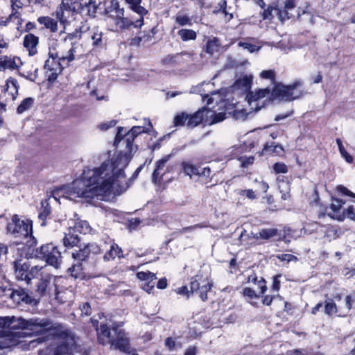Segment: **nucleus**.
<instances>
[{"label":"nucleus","instance_id":"1","mask_svg":"<svg viewBox=\"0 0 355 355\" xmlns=\"http://www.w3.org/2000/svg\"><path fill=\"white\" fill-rule=\"evenodd\" d=\"M130 160L128 155L119 153L111 161L106 160L99 167L89 170L87 175L84 171L82 178L73 182L71 192L87 201L110 194L114 187L117 193L118 184H121L119 179L125 178L124 170Z\"/></svg>","mask_w":355,"mask_h":355},{"label":"nucleus","instance_id":"2","mask_svg":"<svg viewBox=\"0 0 355 355\" xmlns=\"http://www.w3.org/2000/svg\"><path fill=\"white\" fill-rule=\"evenodd\" d=\"M93 326L97 334L98 343L102 345H110L115 349L121 352L130 354V343L125 330L123 321H114L110 320V324L101 323L98 325L97 320L92 319Z\"/></svg>","mask_w":355,"mask_h":355},{"label":"nucleus","instance_id":"3","mask_svg":"<svg viewBox=\"0 0 355 355\" xmlns=\"http://www.w3.org/2000/svg\"><path fill=\"white\" fill-rule=\"evenodd\" d=\"M100 4V0H62L55 11L56 19L65 26L77 14L94 17Z\"/></svg>","mask_w":355,"mask_h":355},{"label":"nucleus","instance_id":"4","mask_svg":"<svg viewBox=\"0 0 355 355\" xmlns=\"http://www.w3.org/2000/svg\"><path fill=\"white\" fill-rule=\"evenodd\" d=\"M37 241L35 237H32L26 242L21 243V256L24 255L26 258H35L44 261L48 265L55 268H60L62 261V252L58 247L53 243H47L42 244L39 248H36Z\"/></svg>","mask_w":355,"mask_h":355},{"label":"nucleus","instance_id":"5","mask_svg":"<svg viewBox=\"0 0 355 355\" xmlns=\"http://www.w3.org/2000/svg\"><path fill=\"white\" fill-rule=\"evenodd\" d=\"M76 44H71L68 49V57H64L60 53H49V58L45 61L44 69L46 80L51 84L58 78L64 68L70 65L75 60Z\"/></svg>","mask_w":355,"mask_h":355},{"label":"nucleus","instance_id":"6","mask_svg":"<svg viewBox=\"0 0 355 355\" xmlns=\"http://www.w3.org/2000/svg\"><path fill=\"white\" fill-rule=\"evenodd\" d=\"M302 85L300 80H295L290 85H284L282 82L275 83L271 89V99L291 102L300 98L304 95V90L300 89Z\"/></svg>","mask_w":355,"mask_h":355},{"label":"nucleus","instance_id":"7","mask_svg":"<svg viewBox=\"0 0 355 355\" xmlns=\"http://www.w3.org/2000/svg\"><path fill=\"white\" fill-rule=\"evenodd\" d=\"M6 233L20 240L31 239L35 237L33 234V221L31 219L21 220L18 214L12 216L11 220L7 223Z\"/></svg>","mask_w":355,"mask_h":355},{"label":"nucleus","instance_id":"8","mask_svg":"<svg viewBox=\"0 0 355 355\" xmlns=\"http://www.w3.org/2000/svg\"><path fill=\"white\" fill-rule=\"evenodd\" d=\"M345 203L342 199L332 198V202L329 207H324L322 211L318 213V218H321L328 215L333 219L343 221L346 217L355 222L354 207L353 205L349 206L343 209V206Z\"/></svg>","mask_w":355,"mask_h":355},{"label":"nucleus","instance_id":"9","mask_svg":"<svg viewBox=\"0 0 355 355\" xmlns=\"http://www.w3.org/2000/svg\"><path fill=\"white\" fill-rule=\"evenodd\" d=\"M1 297L2 302H8L10 300L12 303V306L19 309H22L26 306L33 307L38 303V301L24 288L13 289L11 288H4Z\"/></svg>","mask_w":355,"mask_h":355},{"label":"nucleus","instance_id":"10","mask_svg":"<svg viewBox=\"0 0 355 355\" xmlns=\"http://www.w3.org/2000/svg\"><path fill=\"white\" fill-rule=\"evenodd\" d=\"M78 247V250H75L71 254L72 258L77 263L73 264L69 268L71 270V275L75 277H78V274L77 272L73 274V272L82 270L83 262H87L91 254L97 255L102 252L101 246L95 242L88 243L83 245L80 244Z\"/></svg>","mask_w":355,"mask_h":355},{"label":"nucleus","instance_id":"11","mask_svg":"<svg viewBox=\"0 0 355 355\" xmlns=\"http://www.w3.org/2000/svg\"><path fill=\"white\" fill-rule=\"evenodd\" d=\"M19 247L17 248V251L20 258L17 257L13 261L15 275L17 279L26 281L28 283L37 275L42 267H39L38 266L31 267L28 261L30 258H26L24 255L21 256L22 251H19Z\"/></svg>","mask_w":355,"mask_h":355},{"label":"nucleus","instance_id":"12","mask_svg":"<svg viewBox=\"0 0 355 355\" xmlns=\"http://www.w3.org/2000/svg\"><path fill=\"white\" fill-rule=\"evenodd\" d=\"M214 286L213 281L209 277H203L201 275H196L190 279L189 287L191 293H198L202 302L208 300L207 293Z\"/></svg>","mask_w":355,"mask_h":355},{"label":"nucleus","instance_id":"13","mask_svg":"<svg viewBox=\"0 0 355 355\" xmlns=\"http://www.w3.org/2000/svg\"><path fill=\"white\" fill-rule=\"evenodd\" d=\"M55 278L53 275L47 274L42 276L36 285V291L40 296L49 295V296L55 295V299H59V293L58 287L54 282Z\"/></svg>","mask_w":355,"mask_h":355},{"label":"nucleus","instance_id":"14","mask_svg":"<svg viewBox=\"0 0 355 355\" xmlns=\"http://www.w3.org/2000/svg\"><path fill=\"white\" fill-rule=\"evenodd\" d=\"M105 15L114 20L116 28H119L120 23L125 15V10L121 8L117 0H111L110 5L105 9Z\"/></svg>","mask_w":355,"mask_h":355},{"label":"nucleus","instance_id":"15","mask_svg":"<svg viewBox=\"0 0 355 355\" xmlns=\"http://www.w3.org/2000/svg\"><path fill=\"white\" fill-rule=\"evenodd\" d=\"M147 15H129L128 16H123L119 28L121 31L130 30L131 28L140 29L144 25V17Z\"/></svg>","mask_w":355,"mask_h":355},{"label":"nucleus","instance_id":"16","mask_svg":"<svg viewBox=\"0 0 355 355\" xmlns=\"http://www.w3.org/2000/svg\"><path fill=\"white\" fill-rule=\"evenodd\" d=\"M210 113L211 111L209 108L202 107L194 113L188 114L187 127L192 129L203 122H207L208 114Z\"/></svg>","mask_w":355,"mask_h":355},{"label":"nucleus","instance_id":"17","mask_svg":"<svg viewBox=\"0 0 355 355\" xmlns=\"http://www.w3.org/2000/svg\"><path fill=\"white\" fill-rule=\"evenodd\" d=\"M171 156V154L166 155L155 162V168L152 174L153 183L160 184L164 181L163 177L165 175L164 169Z\"/></svg>","mask_w":355,"mask_h":355},{"label":"nucleus","instance_id":"18","mask_svg":"<svg viewBox=\"0 0 355 355\" xmlns=\"http://www.w3.org/2000/svg\"><path fill=\"white\" fill-rule=\"evenodd\" d=\"M39 43V37L33 33L26 34L23 38V46L29 56H34L37 53Z\"/></svg>","mask_w":355,"mask_h":355},{"label":"nucleus","instance_id":"19","mask_svg":"<svg viewBox=\"0 0 355 355\" xmlns=\"http://www.w3.org/2000/svg\"><path fill=\"white\" fill-rule=\"evenodd\" d=\"M143 132H147L145 127L144 126H133L128 132V137L125 138L126 143V148L127 153L125 154L128 155L132 158V153L134 150V141L135 139L140 134ZM123 154L122 153H121Z\"/></svg>","mask_w":355,"mask_h":355},{"label":"nucleus","instance_id":"20","mask_svg":"<svg viewBox=\"0 0 355 355\" xmlns=\"http://www.w3.org/2000/svg\"><path fill=\"white\" fill-rule=\"evenodd\" d=\"M123 257L124 254L122 248L112 240L110 249L104 254L103 259L104 261L108 262L114 260L116 258L121 259Z\"/></svg>","mask_w":355,"mask_h":355},{"label":"nucleus","instance_id":"21","mask_svg":"<svg viewBox=\"0 0 355 355\" xmlns=\"http://www.w3.org/2000/svg\"><path fill=\"white\" fill-rule=\"evenodd\" d=\"M58 19H55L49 16H40L37 17V21L42 25L43 27L40 28L42 31L44 28L49 30L51 33H57L58 31Z\"/></svg>","mask_w":355,"mask_h":355},{"label":"nucleus","instance_id":"22","mask_svg":"<svg viewBox=\"0 0 355 355\" xmlns=\"http://www.w3.org/2000/svg\"><path fill=\"white\" fill-rule=\"evenodd\" d=\"M41 207L38 211V218L42 221L41 225L45 226L46 225V220L50 218L52 209L49 202L48 199H44L41 201Z\"/></svg>","mask_w":355,"mask_h":355},{"label":"nucleus","instance_id":"23","mask_svg":"<svg viewBox=\"0 0 355 355\" xmlns=\"http://www.w3.org/2000/svg\"><path fill=\"white\" fill-rule=\"evenodd\" d=\"M284 153V147L281 144L275 142H267L264 144L261 155H281Z\"/></svg>","mask_w":355,"mask_h":355},{"label":"nucleus","instance_id":"24","mask_svg":"<svg viewBox=\"0 0 355 355\" xmlns=\"http://www.w3.org/2000/svg\"><path fill=\"white\" fill-rule=\"evenodd\" d=\"M128 8L137 15H148V10L141 5L143 0H123Z\"/></svg>","mask_w":355,"mask_h":355},{"label":"nucleus","instance_id":"25","mask_svg":"<svg viewBox=\"0 0 355 355\" xmlns=\"http://www.w3.org/2000/svg\"><path fill=\"white\" fill-rule=\"evenodd\" d=\"M80 237L78 235L71 232V231H69V233H65L62 239L63 245L67 249H71L74 247H78L80 245Z\"/></svg>","mask_w":355,"mask_h":355},{"label":"nucleus","instance_id":"26","mask_svg":"<svg viewBox=\"0 0 355 355\" xmlns=\"http://www.w3.org/2000/svg\"><path fill=\"white\" fill-rule=\"evenodd\" d=\"M269 94L271 95V89L269 87H266L263 89H259L254 92L249 91L246 95V98L248 101L251 103L252 102L257 101Z\"/></svg>","mask_w":355,"mask_h":355},{"label":"nucleus","instance_id":"27","mask_svg":"<svg viewBox=\"0 0 355 355\" xmlns=\"http://www.w3.org/2000/svg\"><path fill=\"white\" fill-rule=\"evenodd\" d=\"M145 165V163L143 164H141L133 173L132 176L127 180L124 182V183H121V184H118L119 189H117V193L121 194L125 191L132 184L133 181L137 179L138 177L139 173L143 169L144 166Z\"/></svg>","mask_w":355,"mask_h":355},{"label":"nucleus","instance_id":"28","mask_svg":"<svg viewBox=\"0 0 355 355\" xmlns=\"http://www.w3.org/2000/svg\"><path fill=\"white\" fill-rule=\"evenodd\" d=\"M185 54H187L185 51L175 54H168L162 59L161 63L164 66L176 67L180 64V62L178 60L179 57Z\"/></svg>","mask_w":355,"mask_h":355},{"label":"nucleus","instance_id":"29","mask_svg":"<svg viewBox=\"0 0 355 355\" xmlns=\"http://www.w3.org/2000/svg\"><path fill=\"white\" fill-rule=\"evenodd\" d=\"M252 84V76L245 75L243 77L237 79L234 83V86L236 88L242 89L245 91L250 89Z\"/></svg>","mask_w":355,"mask_h":355},{"label":"nucleus","instance_id":"30","mask_svg":"<svg viewBox=\"0 0 355 355\" xmlns=\"http://www.w3.org/2000/svg\"><path fill=\"white\" fill-rule=\"evenodd\" d=\"M177 35L182 42L195 40L197 38V33L193 29L181 28L178 31Z\"/></svg>","mask_w":355,"mask_h":355},{"label":"nucleus","instance_id":"31","mask_svg":"<svg viewBox=\"0 0 355 355\" xmlns=\"http://www.w3.org/2000/svg\"><path fill=\"white\" fill-rule=\"evenodd\" d=\"M278 234V230L276 228H264L261 229L258 234H257L254 238L261 239L263 240H268Z\"/></svg>","mask_w":355,"mask_h":355},{"label":"nucleus","instance_id":"32","mask_svg":"<svg viewBox=\"0 0 355 355\" xmlns=\"http://www.w3.org/2000/svg\"><path fill=\"white\" fill-rule=\"evenodd\" d=\"M76 231L83 234H92L93 231L92 227L87 220H78L74 225Z\"/></svg>","mask_w":355,"mask_h":355},{"label":"nucleus","instance_id":"33","mask_svg":"<svg viewBox=\"0 0 355 355\" xmlns=\"http://www.w3.org/2000/svg\"><path fill=\"white\" fill-rule=\"evenodd\" d=\"M220 44L219 40L217 37L209 40L205 47V51L207 53L213 55L215 52L218 51Z\"/></svg>","mask_w":355,"mask_h":355},{"label":"nucleus","instance_id":"34","mask_svg":"<svg viewBox=\"0 0 355 355\" xmlns=\"http://www.w3.org/2000/svg\"><path fill=\"white\" fill-rule=\"evenodd\" d=\"M175 23L180 27H184L186 26H191L192 19L188 15H182L178 13L175 17Z\"/></svg>","mask_w":355,"mask_h":355},{"label":"nucleus","instance_id":"35","mask_svg":"<svg viewBox=\"0 0 355 355\" xmlns=\"http://www.w3.org/2000/svg\"><path fill=\"white\" fill-rule=\"evenodd\" d=\"M35 99L32 97L25 98L17 107V113L22 114L33 107Z\"/></svg>","mask_w":355,"mask_h":355},{"label":"nucleus","instance_id":"36","mask_svg":"<svg viewBox=\"0 0 355 355\" xmlns=\"http://www.w3.org/2000/svg\"><path fill=\"white\" fill-rule=\"evenodd\" d=\"M181 166H182L184 173L186 175H189L190 177H191L193 175H197L199 174L198 168L194 164H192L188 162L184 161L182 162Z\"/></svg>","mask_w":355,"mask_h":355},{"label":"nucleus","instance_id":"37","mask_svg":"<svg viewBox=\"0 0 355 355\" xmlns=\"http://www.w3.org/2000/svg\"><path fill=\"white\" fill-rule=\"evenodd\" d=\"M188 114L182 112L175 116L173 119V125L175 127L187 125Z\"/></svg>","mask_w":355,"mask_h":355},{"label":"nucleus","instance_id":"38","mask_svg":"<svg viewBox=\"0 0 355 355\" xmlns=\"http://www.w3.org/2000/svg\"><path fill=\"white\" fill-rule=\"evenodd\" d=\"M260 77L263 79L270 80L271 84L274 86L276 80V73L274 69L263 70L260 73Z\"/></svg>","mask_w":355,"mask_h":355},{"label":"nucleus","instance_id":"39","mask_svg":"<svg viewBox=\"0 0 355 355\" xmlns=\"http://www.w3.org/2000/svg\"><path fill=\"white\" fill-rule=\"evenodd\" d=\"M157 33V28L155 26L153 27L149 30H145L141 33V37L143 38V42H148L154 38L155 34Z\"/></svg>","mask_w":355,"mask_h":355},{"label":"nucleus","instance_id":"40","mask_svg":"<svg viewBox=\"0 0 355 355\" xmlns=\"http://www.w3.org/2000/svg\"><path fill=\"white\" fill-rule=\"evenodd\" d=\"M241 294L244 297L249 300L258 299L261 297L260 294L257 293L254 289L250 287L243 288Z\"/></svg>","mask_w":355,"mask_h":355},{"label":"nucleus","instance_id":"41","mask_svg":"<svg viewBox=\"0 0 355 355\" xmlns=\"http://www.w3.org/2000/svg\"><path fill=\"white\" fill-rule=\"evenodd\" d=\"M103 34L102 32L96 31L94 33V34L92 36V45L94 47H103Z\"/></svg>","mask_w":355,"mask_h":355},{"label":"nucleus","instance_id":"42","mask_svg":"<svg viewBox=\"0 0 355 355\" xmlns=\"http://www.w3.org/2000/svg\"><path fill=\"white\" fill-rule=\"evenodd\" d=\"M272 170L275 174L286 173L288 171V167L284 162H276L272 166Z\"/></svg>","mask_w":355,"mask_h":355},{"label":"nucleus","instance_id":"43","mask_svg":"<svg viewBox=\"0 0 355 355\" xmlns=\"http://www.w3.org/2000/svg\"><path fill=\"white\" fill-rule=\"evenodd\" d=\"M342 274L348 279H350L355 276V263L352 266L345 264L343 268Z\"/></svg>","mask_w":355,"mask_h":355},{"label":"nucleus","instance_id":"44","mask_svg":"<svg viewBox=\"0 0 355 355\" xmlns=\"http://www.w3.org/2000/svg\"><path fill=\"white\" fill-rule=\"evenodd\" d=\"M137 277L138 279L142 280V281H148L149 279H157L156 275L153 272H151L150 271L148 272H138L137 273Z\"/></svg>","mask_w":355,"mask_h":355},{"label":"nucleus","instance_id":"45","mask_svg":"<svg viewBox=\"0 0 355 355\" xmlns=\"http://www.w3.org/2000/svg\"><path fill=\"white\" fill-rule=\"evenodd\" d=\"M128 137V132L125 130L123 127H118L117 132L114 139V144L117 145L124 137Z\"/></svg>","mask_w":355,"mask_h":355},{"label":"nucleus","instance_id":"46","mask_svg":"<svg viewBox=\"0 0 355 355\" xmlns=\"http://www.w3.org/2000/svg\"><path fill=\"white\" fill-rule=\"evenodd\" d=\"M338 312L337 306L334 302H327L324 305V313L328 315Z\"/></svg>","mask_w":355,"mask_h":355},{"label":"nucleus","instance_id":"47","mask_svg":"<svg viewBox=\"0 0 355 355\" xmlns=\"http://www.w3.org/2000/svg\"><path fill=\"white\" fill-rule=\"evenodd\" d=\"M238 194L240 196L245 197L252 200L257 198V194L252 189H241L239 191Z\"/></svg>","mask_w":355,"mask_h":355},{"label":"nucleus","instance_id":"48","mask_svg":"<svg viewBox=\"0 0 355 355\" xmlns=\"http://www.w3.org/2000/svg\"><path fill=\"white\" fill-rule=\"evenodd\" d=\"M277 259L280 261H286L289 263L291 261H297V257L291 254H279L276 256Z\"/></svg>","mask_w":355,"mask_h":355},{"label":"nucleus","instance_id":"49","mask_svg":"<svg viewBox=\"0 0 355 355\" xmlns=\"http://www.w3.org/2000/svg\"><path fill=\"white\" fill-rule=\"evenodd\" d=\"M276 10H277L279 18L282 21L289 19L293 16L292 14L289 13V10L285 9L284 7L283 8H276Z\"/></svg>","mask_w":355,"mask_h":355},{"label":"nucleus","instance_id":"50","mask_svg":"<svg viewBox=\"0 0 355 355\" xmlns=\"http://www.w3.org/2000/svg\"><path fill=\"white\" fill-rule=\"evenodd\" d=\"M201 227H203L202 225H201V224H196L194 225H191V226L183 227L182 229L177 230L175 232H173L172 234L173 235H175V234H184V233H186L187 232L192 231V230H193L195 229L201 228Z\"/></svg>","mask_w":355,"mask_h":355},{"label":"nucleus","instance_id":"51","mask_svg":"<svg viewBox=\"0 0 355 355\" xmlns=\"http://www.w3.org/2000/svg\"><path fill=\"white\" fill-rule=\"evenodd\" d=\"M217 8H218V11L223 12L225 16H229L228 20H230L233 18V15L232 13L229 14L227 11V1L226 0H221L218 3Z\"/></svg>","mask_w":355,"mask_h":355},{"label":"nucleus","instance_id":"52","mask_svg":"<svg viewBox=\"0 0 355 355\" xmlns=\"http://www.w3.org/2000/svg\"><path fill=\"white\" fill-rule=\"evenodd\" d=\"M282 277L281 274H277L272 277V284L271 285V291L278 292L281 288V282L279 278Z\"/></svg>","mask_w":355,"mask_h":355},{"label":"nucleus","instance_id":"53","mask_svg":"<svg viewBox=\"0 0 355 355\" xmlns=\"http://www.w3.org/2000/svg\"><path fill=\"white\" fill-rule=\"evenodd\" d=\"M11 21L17 19V25H21L23 19L21 18V14L19 10H12L11 13L8 15Z\"/></svg>","mask_w":355,"mask_h":355},{"label":"nucleus","instance_id":"54","mask_svg":"<svg viewBox=\"0 0 355 355\" xmlns=\"http://www.w3.org/2000/svg\"><path fill=\"white\" fill-rule=\"evenodd\" d=\"M256 284H257L258 288L260 289L259 294H260V296H263L268 289L266 281L263 277H261L258 279Z\"/></svg>","mask_w":355,"mask_h":355},{"label":"nucleus","instance_id":"55","mask_svg":"<svg viewBox=\"0 0 355 355\" xmlns=\"http://www.w3.org/2000/svg\"><path fill=\"white\" fill-rule=\"evenodd\" d=\"M275 9V7H273L272 5H268V7L263 9V11L261 13V17L263 20L269 19L272 17V12L273 10Z\"/></svg>","mask_w":355,"mask_h":355},{"label":"nucleus","instance_id":"56","mask_svg":"<svg viewBox=\"0 0 355 355\" xmlns=\"http://www.w3.org/2000/svg\"><path fill=\"white\" fill-rule=\"evenodd\" d=\"M239 160L241 162V167L247 168L254 163V157L253 156L241 157Z\"/></svg>","mask_w":355,"mask_h":355},{"label":"nucleus","instance_id":"57","mask_svg":"<svg viewBox=\"0 0 355 355\" xmlns=\"http://www.w3.org/2000/svg\"><path fill=\"white\" fill-rule=\"evenodd\" d=\"M82 315H90L92 314V307L89 302H84L80 306Z\"/></svg>","mask_w":355,"mask_h":355},{"label":"nucleus","instance_id":"58","mask_svg":"<svg viewBox=\"0 0 355 355\" xmlns=\"http://www.w3.org/2000/svg\"><path fill=\"white\" fill-rule=\"evenodd\" d=\"M339 152L341 155V156L345 159V161L349 163L352 164L354 161L353 157L347 153V151L345 150L344 146H340Z\"/></svg>","mask_w":355,"mask_h":355},{"label":"nucleus","instance_id":"59","mask_svg":"<svg viewBox=\"0 0 355 355\" xmlns=\"http://www.w3.org/2000/svg\"><path fill=\"white\" fill-rule=\"evenodd\" d=\"M211 168L209 166H206L202 168L201 172H199L198 175L206 178L205 183H208L211 181Z\"/></svg>","mask_w":355,"mask_h":355},{"label":"nucleus","instance_id":"60","mask_svg":"<svg viewBox=\"0 0 355 355\" xmlns=\"http://www.w3.org/2000/svg\"><path fill=\"white\" fill-rule=\"evenodd\" d=\"M155 279H149L148 281L145 282L142 285V288L150 293L155 287Z\"/></svg>","mask_w":355,"mask_h":355},{"label":"nucleus","instance_id":"61","mask_svg":"<svg viewBox=\"0 0 355 355\" xmlns=\"http://www.w3.org/2000/svg\"><path fill=\"white\" fill-rule=\"evenodd\" d=\"M176 293L181 295H185L187 298H189L190 294L191 292H190V290L189 291L187 286H182L181 287L175 289Z\"/></svg>","mask_w":355,"mask_h":355},{"label":"nucleus","instance_id":"62","mask_svg":"<svg viewBox=\"0 0 355 355\" xmlns=\"http://www.w3.org/2000/svg\"><path fill=\"white\" fill-rule=\"evenodd\" d=\"M165 346L168 350L173 351L175 347V340L172 337H168L165 340Z\"/></svg>","mask_w":355,"mask_h":355},{"label":"nucleus","instance_id":"63","mask_svg":"<svg viewBox=\"0 0 355 355\" xmlns=\"http://www.w3.org/2000/svg\"><path fill=\"white\" fill-rule=\"evenodd\" d=\"M37 28L36 24L33 21H28L24 26L22 32L28 33H31V31L35 30Z\"/></svg>","mask_w":355,"mask_h":355},{"label":"nucleus","instance_id":"64","mask_svg":"<svg viewBox=\"0 0 355 355\" xmlns=\"http://www.w3.org/2000/svg\"><path fill=\"white\" fill-rule=\"evenodd\" d=\"M262 300L261 302L263 305L266 306H270L271 305L273 300L275 298V295H266L262 296Z\"/></svg>","mask_w":355,"mask_h":355}]
</instances>
